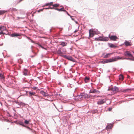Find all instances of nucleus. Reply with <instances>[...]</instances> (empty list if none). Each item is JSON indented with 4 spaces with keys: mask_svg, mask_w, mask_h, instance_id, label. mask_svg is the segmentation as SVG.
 Masks as SVG:
<instances>
[{
    "mask_svg": "<svg viewBox=\"0 0 134 134\" xmlns=\"http://www.w3.org/2000/svg\"><path fill=\"white\" fill-rule=\"evenodd\" d=\"M108 91H111L113 94H114L119 91V88L115 86L114 87H109L108 90Z\"/></svg>",
    "mask_w": 134,
    "mask_h": 134,
    "instance_id": "obj_1",
    "label": "nucleus"
},
{
    "mask_svg": "<svg viewBox=\"0 0 134 134\" xmlns=\"http://www.w3.org/2000/svg\"><path fill=\"white\" fill-rule=\"evenodd\" d=\"M121 59V58L120 57L118 56L117 57H113L109 59H108V60L109 62H111L116 61Z\"/></svg>",
    "mask_w": 134,
    "mask_h": 134,
    "instance_id": "obj_2",
    "label": "nucleus"
},
{
    "mask_svg": "<svg viewBox=\"0 0 134 134\" xmlns=\"http://www.w3.org/2000/svg\"><path fill=\"white\" fill-rule=\"evenodd\" d=\"M106 98L99 100L97 102V104L99 105L103 104L106 102Z\"/></svg>",
    "mask_w": 134,
    "mask_h": 134,
    "instance_id": "obj_3",
    "label": "nucleus"
},
{
    "mask_svg": "<svg viewBox=\"0 0 134 134\" xmlns=\"http://www.w3.org/2000/svg\"><path fill=\"white\" fill-rule=\"evenodd\" d=\"M78 98L79 99H81V98L83 99L87 97V95H85L83 93H81L80 94L77 96Z\"/></svg>",
    "mask_w": 134,
    "mask_h": 134,
    "instance_id": "obj_4",
    "label": "nucleus"
},
{
    "mask_svg": "<svg viewBox=\"0 0 134 134\" xmlns=\"http://www.w3.org/2000/svg\"><path fill=\"white\" fill-rule=\"evenodd\" d=\"M109 37L110 40L113 41H116L117 39H118V38L116 36H109Z\"/></svg>",
    "mask_w": 134,
    "mask_h": 134,
    "instance_id": "obj_5",
    "label": "nucleus"
},
{
    "mask_svg": "<svg viewBox=\"0 0 134 134\" xmlns=\"http://www.w3.org/2000/svg\"><path fill=\"white\" fill-rule=\"evenodd\" d=\"M89 37H93L95 34V32L93 30L90 29L89 31Z\"/></svg>",
    "mask_w": 134,
    "mask_h": 134,
    "instance_id": "obj_6",
    "label": "nucleus"
},
{
    "mask_svg": "<svg viewBox=\"0 0 134 134\" xmlns=\"http://www.w3.org/2000/svg\"><path fill=\"white\" fill-rule=\"evenodd\" d=\"M90 93L98 94L100 93V92L96 89H93V90H91L90 91Z\"/></svg>",
    "mask_w": 134,
    "mask_h": 134,
    "instance_id": "obj_7",
    "label": "nucleus"
},
{
    "mask_svg": "<svg viewBox=\"0 0 134 134\" xmlns=\"http://www.w3.org/2000/svg\"><path fill=\"white\" fill-rule=\"evenodd\" d=\"M21 36V34L19 33H14L11 34V36L12 37H15Z\"/></svg>",
    "mask_w": 134,
    "mask_h": 134,
    "instance_id": "obj_8",
    "label": "nucleus"
},
{
    "mask_svg": "<svg viewBox=\"0 0 134 134\" xmlns=\"http://www.w3.org/2000/svg\"><path fill=\"white\" fill-rule=\"evenodd\" d=\"M125 56H128L129 57H133L132 55L131 54L129 51H126L125 53Z\"/></svg>",
    "mask_w": 134,
    "mask_h": 134,
    "instance_id": "obj_9",
    "label": "nucleus"
},
{
    "mask_svg": "<svg viewBox=\"0 0 134 134\" xmlns=\"http://www.w3.org/2000/svg\"><path fill=\"white\" fill-rule=\"evenodd\" d=\"M40 92L41 94H42L44 97L48 96H49L48 94L46 92H45L43 91H41Z\"/></svg>",
    "mask_w": 134,
    "mask_h": 134,
    "instance_id": "obj_10",
    "label": "nucleus"
},
{
    "mask_svg": "<svg viewBox=\"0 0 134 134\" xmlns=\"http://www.w3.org/2000/svg\"><path fill=\"white\" fill-rule=\"evenodd\" d=\"M54 9L58 10L60 12V11H64L65 12H66V11L64 9L63 7L62 8L60 9H59L58 8H54Z\"/></svg>",
    "mask_w": 134,
    "mask_h": 134,
    "instance_id": "obj_11",
    "label": "nucleus"
},
{
    "mask_svg": "<svg viewBox=\"0 0 134 134\" xmlns=\"http://www.w3.org/2000/svg\"><path fill=\"white\" fill-rule=\"evenodd\" d=\"M112 53H108L106 54L105 55H104L103 58H107L109 57L110 55L112 54Z\"/></svg>",
    "mask_w": 134,
    "mask_h": 134,
    "instance_id": "obj_12",
    "label": "nucleus"
},
{
    "mask_svg": "<svg viewBox=\"0 0 134 134\" xmlns=\"http://www.w3.org/2000/svg\"><path fill=\"white\" fill-rule=\"evenodd\" d=\"M124 44L126 46H130L131 44L130 42L128 41H126L124 42Z\"/></svg>",
    "mask_w": 134,
    "mask_h": 134,
    "instance_id": "obj_13",
    "label": "nucleus"
},
{
    "mask_svg": "<svg viewBox=\"0 0 134 134\" xmlns=\"http://www.w3.org/2000/svg\"><path fill=\"white\" fill-rule=\"evenodd\" d=\"M67 45V43L65 42H61L60 45L63 47L66 46Z\"/></svg>",
    "mask_w": 134,
    "mask_h": 134,
    "instance_id": "obj_14",
    "label": "nucleus"
},
{
    "mask_svg": "<svg viewBox=\"0 0 134 134\" xmlns=\"http://www.w3.org/2000/svg\"><path fill=\"white\" fill-rule=\"evenodd\" d=\"M29 93L30 96L35 95L36 94L35 92H33L29 91Z\"/></svg>",
    "mask_w": 134,
    "mask_h": 134,
    "instance_id": "obj_15",
    "label": "nucleus"
},
{
    "mask_svg": "<svg viewBox=\"0 0 134 134\" xmlns=\"http://www.w3.org/2000/svg\"><path fill=\"white\" fill-rule=\"evenodd\" d=\"M27 70L26 69H24V71H23V72L24 74L25 75H27Z\"/></svg>",
    "mask_w": 134,
    "mask_h": 134,
    "instance_id": "obj_16",
    "label": "nucleus"
},
{
    "mask_svg": "<svg viewBox=\"0 0 134 134\" xmlns=\"http://www.w3.org/2000/svg\"><path fill=\"white\" fill-rule=\"evenodd\" d=\"M7 12V11H5L4 10H0V15L3 14L4 13Z\"/></svg>",
    "mask_w": 134,
    "mask_h": 134,
    "instance_id": "obj_17",
    "label": "nucleus"
},
{
    "mask_svg": "<svg viewBox=\"0 0 134 134\" xmlns=\"http://www.w3.org/2000/svg\"><path fill=\"white\" fill-rule=\"evenodd\" d=\"M102 37H99L98 38H95V40L97 41H102Z\"/></svg>",
    "mask_w": 134,
    "mask_h": 134,
    "instance_id": "obj_18",
    "label": "nucleus"
},
{
    "mask_svg": "<svg viewBox=\"0 0 134 134\" xmlns=\"http://www.w3.org/2000/svg\"><path fill=\"white\" fill-rule=\"evenodd\" d=\"M65 52V51L64 52H62L61 51L59 50L57 51V53L58 54H60V55H62L63 53H64V52Z\"/></svg>",
    "mask_w": 134,
    "mask_h": 134,
    "instance_id": "obj_19",
    "label": "nucleus"
},
{
    "mask_svg": "<svg viewBox=\"0 0 134 134\" xmlns=\"http://www.w3.org/2000/svg\"><path fill=\"white\" fill-rule=\"evenodd\" d=\"M6 30V28L4 26H2L1 31L3 32V31Z\"/></svg>",
    "mask_w": 134,
    "mask_h": 134,
    "instance_id": "obj_20",
    "label": "nucleus"
},
{
    "mask_svg": "<svg viewBox=\"0 0 134 134\" xmlns=\"http://www.w3.org/2000/svg\"><path fill=\"white\" fill-rule=\"evenodd\" d=\"M113 127V126L111 125H108L107 127H106V129H107L108 130L110 129H111L112 127Z\"/></svg>",
    "mask_w": 134,
    "mask_h": 134,
    "instance_id": "obj_21",
    "label": "nucleus"
},
{
    "mask_svg": "<svg viewBox=\"0 0 134 134\" xmlns=\"http://www.w3.org/2000/svg\"><path fill=\"white\" fill-rule=\"evenodd\" d=\"M109 46L111 48H115L116 46L113 44L110 43L109 44Z\"/></svg>",
    "mask_w": 134,
    "mask_h": 134,
    "instance_id": "obj_22",
    "label": "nucleus"
},
{
    "mask_svg": "<svg viewBox=\"0 0 134 134\" xmlns=\"http://www.w3.org/2000/svg\"><path fill=\"white\" fill-rule=\"evenodd\" d=\"M124 79V77L123 75H120L119 76V80H122Z\"/></svg>",
    "mask_w": 134,
    "mask_h": 134,
    "instance_id": "obj_23",
    "label": "nucleus"
},
{
    "mask_svg": "<svg viewBox=\"0 0 134 134\" xmlns=\"http://www.w3.org/2000/svg\"><path fill=\"white\" fill-rule=\"evenodd\" d=\"M60 5L59 4H55L53 5H52L54 7H57L59 6Z\"/></svg>",
    "mask_w": 134,
    "mask_h": 134,
    "instance_id": "obj_24",
    "label": "nucleus"
},
{
    "mask_svg": "<svg viewBox=\"0 0 134 134\" xmlns=\"http://www.w3.org/2000/svg\"><path fill=\"white\" fill-rule=\"evenodd\" d=\"M102 41H106L108 40V37H105L104 38H102Z\"/></svg>",
    "mask_w": 134,
    "mask_h": 134,
    "instance_id": "obj_25",
    "label": "nucleus"
},
{
    "mask_svg": "<svg viewBox=\"0 0 134 134\" xmlns=\"http://www.w3.org/2000/svg\"><path fill=\"white\" fill-rule=\"evenodd\" d=\"M102 62L103 63H109L108 59H107L106 60H104L102 61Z\"/></svg>",
    "mask_w": 134,
    "mask_h": 134,
    "instance_id": "obj_26",
    "label": "nucleus"
},
{
    "mask_svg": "<svg viewBox=\"0 0 134 134\" xmlns=\"http://www.w3.org/2000/svg\"><path fill=\"white\" fill-rule=\"evenodd\" d=\"M53 4V2H51L50 3H48L46 5V6H47L48 5H52Z\"/></svg>",
    "mask_w": 134,
    "mask_h": 134,
    "instance_id": "obj_27",
    "label": "nucleus"
},
{
    "mask_svg": "<svg viewBox=\"0 0 134 134\" xmlns=\"http://www.w3.org/2000/svg\"><path fill=\"white\" fill-rule=\"evenodd\" d=\"M30 121V120L27 121L26 120H25L24 123L26 124H29V122Z\"/></svg>",
    "mask_w": 134,
    "mask_h": 134,
    "instance_id": "obj_28",
    "label": "nucleus"
},
{
    "mask_svg": "<svg viewBox=\"0 0 134 134\" xmlns=\"http://www.w3.org/2000/svg\"><path fill=\"white\" fill-rule=\"evenodd\" d=\"M89 79V78L87 77H86L85 79V81L86 82H87L86 81L87 80H88Z\"/></svg>",
    "mask_w": 134,
    "mask_h": 134,
    "instance_id": "obj_29",
    "label": "nucleus"
},
{
    "mask_svg": "<svg viewBox=\"0 0 134 134\" xmlns=\"http://www.w3.org/2000/svg\"><path fill=\"white\" fill-rule=\"evenodd\" d=\"M130 89H126L123 90L124 91L126 92L127 91H130Z\"/></svg>",
    "mask_w": 134,
    "mask_h": 134,
    "instance_id": "obj_30",
    "label": "nucleus"
},
{
    "mask_svg": "<svg viewBox=\"0 0 134 134\" xmlns=\"http://www.w3.org/2000/svg\"><path fill=\"white\" fill-rule=\"evenodd\" d=\"M0 77L2 79H3L4 78V77L1 74H0Z\"/></svg>",
    "mask_w": 134,
    "mask_h": 134,
    "instance_id": "obj_31",
    "label": "nucleus"
},
{
    "mask_svg": "<svg viewBox=\"0 0 134 134\" xmlns=\"http://www.w3.org/2000/svg\"><path fill=\"white\" fill-rule=\"evenodd\" d=\"M67 59L69 60H71L72 59V58L70 57H67Z\"/></svg>",
    "mask_w": 134,
    "mask_h": 134,
    "instance_id": "obj_32",
    "label": "nucleus"
},
{
    "mask_svg": "<svg viewBox=\"0 0 134 134\" xmlns=\"http://www.w3.org/2000/svg\"><path fill=\"white\" fill-rule=\"evenodd\" d=\"M38 45L39 46H40V47H41L42 48H43V47H42V46L40 44H38Z\"/></svg>",
    "mask_w": 134,
    "mask_h": 134,
    "instance_id": "obj_33",
    "label": "nucleus"
},
{
    "mask_svg": "<svg viewBox=\"0 0 134 134\" xmlns=\"http://www.w3.org/2000/svg\"><path fill=\"white\" fill-rule=\"evenodd\" d=\"M111 109H112L111 108H109L108 109V110L109 111H111Z\"/></svg>",
    "mask_w": 134,
    "mask_h": 134,
    "instance_id": "obj_34",
    "label": "nucleus"
},
{
    "mask_svg": "<svg viewBox=\"0 0 134 134\" xmlns=\"http://www.w3.org/2000/svg\"><path fill=\"white\" fill-rule=\"evenodd\" d=\"M3 32L1 31V32H0V35L3 34Z\"/></svg>",
    "mask_w": 134,
    "mask_h": 134,
    "instance_id": "obj_35",
    "label": "nucleus"
},
{
    "mask_svg": "<svg viewBox=\"0 0 134 134\" xmlns=\"http://www.w3.org/2000/svg\"><path fill=\"white\" fill-rule=\"evenodd\" d=\"M126 59L129 60H132V59L131 58H126Z\"/></svg>",
    "mask_w": 134,
    "mask_h": 134,
    "instance_id": "obj_36",
    "label": "nucleus"
},
{
    "mask_svg": "<svg viewBox=\"0 0 134 134\" xmlns=\"http://www.w3.org/2000/svg\"><path fill=\"white\" fill-rule=\"evenodd\" d=\"M30 40L31 41V42H33V40H31V39H30Z\"/></svg>",
    "mask_w": 134,
    "mask_h": 134,
    "instance_id": "obj_37",
    "label": "nucleus"
},
{
    "mask_svg": "<svg viewBox=\"0 0 134 134\" xmlns=\"http://www.w3.org/2000/svg\"><path fill=\"white\" fill-rule=\"evenodd\" d=\"M27 38L30 40V39H31L29 37H27Z\"/></svg>",
    "mask_w": 134,
    "mask_h": 134,
    "instance_id": "obj_38",
    "label": "nucleus"
},
{
    "mask_svg": "<svg viewBox=\"0 0 134 134\" xmlns=\"http://www.w3.org/2000/svg\"><path fill=\"white\" fill-rule=\"evenodd\" d=\"M49 8L51 9H54V8H51V7H50Z\"/></svg>",
    "mask_w": 134,
    "mask_h": 134,
    "instance_id": "obj_39",
    "label": "nucleus"
},
{
    "mask_svg": "<svg viewBox=\"0 0 134 134\" xmlns=\"http://www.w3.org/2000/svg\"><path fill=\"white\" fill-rule=\"evenodd\" d=\"M66 12L67 13V14L69 15V14H68V12L66 11Z\"/></svg>",
    "mask_w": 134,
    "mask_h": 134,
    "instance_id": "obj_40",
    "label": "nucleus"
},
{
    "mask_svg": "<svg viewBox=\"0 0 134 134\" xmlns=\"http://www.w3.org/2000/svg\"><path fill=\"white\" fill-rule=\"evenodd\" d=\"M2 27V26H0V31H1V28Z\"/></svg>",
    "mask_w": 134,
    "mask_h": 134,
    "instance_id": "obj_41",
    "label": "nucleus"
},
{
    "mask_svg": "<svg viewBox=\"0 0 134 134\" xmlns=\"http://www.w3.org/2000/svg\"><path fill=\"white\" fill-rule=\"evenodd\" d=\"M77 32V30H75L74 32Z\"/></svg>",
    "mask_w": 134,
    "mask_h": 134,
    "instance_id": "obj_42",
    "label": "nucleus"
},
{
    "mask_svg": "<svg viewBox=\"0 0 134 134\" xmlns=\"http://www.w3.org/2000/svg\"><path fill=\"white\" fill-rule=\"evenodd\" d=\"M45 9H49V8H45Z\"/></svg>",
    "mask_w": 134,
    "mask_h": 134,
    "instance_id": "obj_43",
    "label": "nucleus"
},
{
    "mask_svg": "<svg viewBox=\"0 0 134 134\" xmlns=\"http://www.w3.org/2000/svg\"><path fill=\"white\" fill-rule=\"evenodd\" d=\"M36 88V87H34V89H35V88Z\"/></svg>",
    "mask_w": 134,
    "mask_h": 134,
    "instance_id": "obj_44",
    "label": "nucleus"
},
{
    "mask_svg": "<svg viewBox=\"0 0 134 134\" xmlns=\"http://www.w3.org/2000/svg\"><path fill=\"white\" fill-rule=\"evenodd\" d=\"M132 52L134 54V51H132Z\"/></svg>",
    "mask_w": 134,
    "mask_h": 134,
    "instance_id": "obj_45",
    "label": "nucleus"
},
{
    "mask_svg": "<svg viewBox=\"0 0 134 134\" xmlns=\"http://www.w3.org/2000/svg\"><path fill=\"white\" fill-rule=\"evenodd\" d=\"M14 10H16V9H14Z\"/></svg>",
    "mask_w": 134,
    "mask_h": 134,
    "instance_id": "obj_46",
    "label": "nucleus"
}]
</instances>
